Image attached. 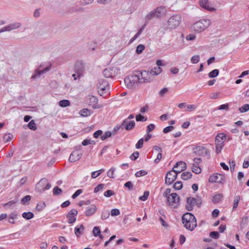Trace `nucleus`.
<instances>
[{
	"label": "nucleus",
	"instance_id": "obj_1",
	"mask_svg": "<svg viewBox=\"0 0 249 249\" xmlns=\"http://www.w3.org/2000/svg\"><path fill=\"white\" fill-rule=\"evenodd\" d=\"M187 168L186 163L183 161H178L174 165L172 171L167 172L165 178V183L171 184L177 178L178 175Z\"/></svg>",
	"mask_w": 249,
	"mask_h": 249
},
{
	"label": "nucleus",
	"instance_id": "obj_2",
	"mask_svg": "<svg viewBox=\"0 0 249 249\" xmlns=\"http://www.w3.org/2000/svg\"><path fill=\"white\" fill-rule=\"evenodd\" d=\"M182 223L188 230L192 231L196 227V220L195 216L190 213H186L182 217Z\"/></svg>",
	"mask_w": 249,
	"mask_h": 249
},
{
	"label": "nucleus",
	"instance_id": "obj_3",
	"mask_svg": "<svg viewBox=\"0 0 249 249\" xmlns=\"http://www.w3.org/2000/svg\"><path fill=\"white\" fill-rule=\"evenodd\" d=\"M210 21L208 19H202L196 22L192 25V29L197 33H200L205 30L210 25Z\"/></svg>",
	"mask_w": 249,
	"mask_h": 249
},
{
	"label": "nucleus",
	"instance_id": "obj_4",
	"mask_svg": "<svg viewBox=\"0 0 249 249\" xmlns=\"http://www.w3.org/2000/svg\"><path fill=\"white\" fill-rule=\"evenodd\" d=\"M140 78L136 74L127 76L124 80V83L128 89H134L139 83Z\"/></svg>",
	"mask_w": 249,
	"mask_h": 249
},
{
	"label": "nucleus",
	"instance_id": "obj_5",
	"mask_svg": "<svg viewBox=\"0 0 249 249\" xmlns=\"http://www.w3.org/2000/svg\"><path fill=\"white\" fill-rule=\"evenodd\" d=\"M181 19L180 17H171L163 25L165 28L166 29H175L181 22Z\"/></svg>",
	"mask_w": 249,
	"mask_h": 249
},
{
	"label": "nucleus",
	"instance_id": "obj_6",
	"mask_svg": "<svg viewBox=\"0 0 249 249\" xmlns=\"http://www.w3.org/2000/svg\"><path fill=\"white\" fill-rule=\"evenodd\" d=\"M187 204L186 209L188 211H191L193 210L195 206L200 207L201 205L202 201L200 198H196L193 197H188L186 200Z\"/></svg>",
	"mask_w": 249,
	"mask_h": 249
},
{
	"label": "nucleus",
	"instance_id": "obj_7",
	"mask_svg": "<svg viewBox=\"0 0 249 249\" xmlns=\"http://www.w3.org/2000/svg\"><path fill=\"white\" fill-rule=\"evenodd\" d=\"M136 74L140 78L139 83H149L152 80V76L150 71H137Z\"/></svg>",
	"mask_w": 249,
	"mask_h": 249
},
{
	"label": "nucleus",
	"instance_id": "obj_8",
	"mask_svg": "<svg viewBox=\"0 0 249 249\" xmlns=\"http://www.w3.org/2000/svg\"><path fill=\"white\" fill-rule=\"evenodd\" d=\"M98 92L101 96H103L104 94L109 91V87L108 82L104 80L101 79L99 81L98 84Z\"/></svg>",
	"mask_w": 249,
	"mask_h": 249
},
{
	"label": "nucleus",
	"instance_id": "obj_9",
	"mask_svg": "<svg viewBox=\"0 0 249 249\" xmlns=\"http://www.w3.org/2000/svg\"><path fill=\"white\" fill-rule=\"evenodd\" d=\"M81 146H78V148L74 150L70 155L69 160L71 162H74L79 160L82 155V152L80 150Z\"/></svg>",
	"mask_w": 249,
	"mask_h": 249
},
{
	"label": "nucleus",
	"instance_id": "obj_10",
	"mask_svg": "<svg viewBox=\"0 0 249 249\" xmlns=\"http://www.w3.org/2000/svg\"><path fill=\"white\" fill-rule=\"evenodd\" d=\"M167 202L169 205L176 208L179 202V197L178 196L177 193H172L167 198Z\"/></svg>",
	"mask_w": 249,
	"mask_h": 249
},
{
	"label": "nucleus",
	"instance_id": "obj_11",
	"mask_svg": "<svg viewBox=\"0 0 249 249\" xmlns=\"http://www.w3.org/2000/svg\"><path fill=\"white\" fill-rule=\"evenodd\" d=\"M225 176L223 174L215 173L211 175L209 181L211 183H218L223 184L224 182Z\"/></svg>",
	"mask_w": 249,
	"mask_h": 249
},
{
	"label": "nucleus",
	"instance_id": "obj_12",
	"mask_svg": "<svg viewBox=\"0 0 249 249\" xmlns=\"http://www.w3.org/2000/svg\"><path fill=\"white\" fill-rule=\"evenodd\" d=\"M193 153L196 155L203 156L207 155L210 157V151L205 147L198 146L193 148Z\"/></svg>",
	"mask_w": 249,
	"mask_h": 249
},
{
	"label": "nucleus",
	"instance_id": "obj_13",
	"mask_svg": "<svg viewBox=\"0 0 249 249\" xmlns=\"http://www.w3.org/2000/svg\"><path fill=\"white\" fill-rule=\"evenodd\" d=\"M167 14V9L165 6H159L149 13V16H162Z\"/></svg>",
	"mask_w": 249,
	"mask_h": 249
},
{
	"label": "nucleus",
	"instance_id": "obj_14",
	"mask_svg": "<svg viewBox=\"0 0 249 249\" xmlns=\"http://www.w3.org/2000/svg\"><path fill=\"white\" fill-rule=\"evenodd\" d=\"M78 212L76 209H72L71 210L67 215L68 218V223L72 224L76 221V216L77 215Z\"/></svg>",
	"mask_w": 249,
	"mask_h": 249
},
{
	"label": "nucleus",
	"instance_id": "obj_15",
	"mask_svg": "<svg viewBox=\"0 0 249 249\" xmlns=\"http://www.w3.org/2000/svg\"><path fill=\"white\" fill-rule=\"evenodd\" d=\"M199 3L200 7L208 11L215 10V8L210 3L209 0H200Z\"/></svg>",
	"mask_w": 249,
	"mask_h": 249
},
{
	"label": "nucleus",
	"instance_id": "obj_16",
	"mask_svg": "<svg viewBox=\"0 0 249 249\" xmlns=\"http://www.w3.org/2000/svg\"><path fill=\"white\" fill-rule=\"evenodd\" d=\"M51 67V65H50L49 67L45 68L42 71H39L38 70H35L34 73L31 76V79H35L36 78H39L41 74L45 73L48 71L50 70Z\"/></svg>",
	"mask_w": 249,
	"mask_h": 249
},
{
	"label": "nucleus",
	"instance_id": "obj_17",
	"mask_svg": "<svg viewBox=\"0 0 249 249\" xmlns=\"http://www.w3.org/2000/svg\"><path fill=\"white\" fill-rule=\"evenodd\" d=\"M76 73L73 74L72 76L73 77L74 80H76L77 77H80L82 75L83 71V66L82 64H76L75 67Z\"/></svg>",
	"mask_w": 249,
	"mask_h": 249
},
{
	"label": "nucleus",
	"instance_id": "obj_18",
	"mask_svg": "<svg viewBox=\"0 0 249 249\" xmlns=\"http://www.w3.org/2000/svg\"><path fill=\"white\" fill-rule=\"evenodd\" d=\"M135 125V123L134 121H131L128 122L127 119H125L123 123H122L121 126H124V128L126 130H130L133 129Z\"/></svg>",
	"mask_w": 249,
	"mask_h": 249
},
{
	"label": "nucleus",
	"instance_id": "obj_19",
	"mask_svg": "<svg viewBox=\"0 0 249 249\" xmlns=\"http://www.w3.org/2000/svg\"><path fill=\"white\" fill-rule=\"evenodd\" d=\"M103 73L105 77L106 78H110L115 75V71L113 68H108L105 69Z\"/></svg>",
	"mask_w": 249,
	"mask_h": 249
},
{
	"label": "nucleus",
	"instance_id": "obj_20",
	"mask_svg": "<svg viewBox=\"0 0 249 249\" xmlns=\"http://www.w3.org/2000/svg\"><path fill=\"white\" fill-rule=\"evenodd\" d=\"M97 209L96 207L94 205H91L86 210L85 213L87 216H89L93 215L96 212Z\"/></svg>",
	"mask_w": 249,
	"mask_h": 249
},
{
	"label": "nucleus",
	"instance_id": "obj_21",
	"mask_svg": "<svg viewBox=\"0 0 249 249\" xmlns=\"http://www.w3.org/2000/svg\"><path fill=\"white\" fill-rule=\"evenodd\" d=\"M21 26V24L19 22H15L11 23L7 26H6L7 31H10L12 30H15Z\"/></svg>",
	"mask_w": 249,
	"mask_h": 249
},
{
	"label": "nucleus",
	"instance_id": "obj_22",
	"mask_svg": "<svg viewBox=\"0 0 249 249\" xmlns=\"http://www.w3.org/2000/svg\"><path fill=\"white\" fill-rule=\"evenodd\" d=\"M226 139V136L223 133H219L215 138V143H223Z\"/></svg>",
	"mask_w": 249,
	"mask_h": 249
},
{
	"label": "nucleus",
	"instance_id": "obj_23",
	"mask_svg": "<svg viewBox=\"0 0 249 249\" xmlns=\"http://www.w3.org/2000/svg\"><path fill=\"white\" fill-rule=\"evenodd\" d=\"M92 113V111L87 108H83V109L81 110L79 113V114L82 116V117H88L90 116Z\"/></svg>",
	"mask_w": 249,
	"mask_h": 249
},
{
	"label": "nucleus",
	"instance_id": "obj_24",
	"mask_svg": "<svg viewBox=\"0 0 249 249\" xmlns=\"http://www.w3.org/2000/svg\"><path fill=\"white\" fill-rule=\"evenodd\" d=\"M84 227L83 225H81L79 227H76L74 229V232L77 237H79L84 231Z\"/></svg>",
	"mask_w": 249,
	"mask_h": 249
},
{
	"label": "nucleus",
	"instance_id": "obj_25",
	"mask_svg": "<svg viewBox=\"0 0 249 249\" xmlns=\"http://www.w3.org/2000/svg\"><path fill=\"white\" fill-rule=\"evenodd\" d=\"M161 69L160 67H155L150 71L152 76L157 75L161 72Z\"/></svg>",
	"mask_w": 249,
	"mask_h": 249
},
{
	"label": "nucleus",
	"instance_id": "obj_26",
	"mask_svg": "<svg viewBox=\"0 0 249 249\" xmlns=\"http://www.w3.org/2000/svg\"><path fill=\"white\" fill-rule=\"evenodd\" d=\"M192 177V174L189 171L182 173L181 178L183 180H187L191 178Z\"/></svg>",
	"mask_w": 249,
	"mask_h": 249
},
{
	"label": "nucleus",
	"instance_id": "obj_27",
	"mask_svg": "<svg viewBox=\"0 0 249 249\" xmlns=\"http://www.w3.org/2000/svg\"><path fill=\"white\" fill-rule=\"evenodd\" d=\"M192 171L196 174H199L201 172V169L199 166L196 165V164H192Z\"/></svg>",
	"mask_w": 249,
	"mask_h": 249
},
{
	"label": "nucleus",
	"instance_id": "obj_28",
	"mask_svg": "<svg viewBox=\"0 0 249 249\" xmlns=\"http://www.w3.org/2000/svg\"><path fill=\"white\" fill-rule=\"evenodd\" d=\"M240 200V196L239 195H237L234 196L233 204L232 210H234L237 208L238 205V203Z\"/></svg>",
	"mask_w": 249,
	"mask_h": 249
},
{
	"label": "nucleus",
	"instance_id": "obj_29",
	"mask_svg": "<svg viewBox=\"0 0 249 249\" xmlns=\"http://www.w3.org/2000/svg\"><path fill=\"white\" fill-rule=\"evenodd\" d=\"M22 216L25 219L29 220L34 217V214L32 212H28V213L25 212L22 213Z\"/></svg>",
	"mask_w": 249,
	"mask_h": 249
},
{
	"label": "nucleus",
	"instance_id": "obj_30",
	"mask_svg": "<svg viewBox=\"0 0 249 249\" xmlns=\"http://www.w3.org/2000/svg\"><path fill=\"white\" fill-rule=\"evenodd\" d=\"M223 196L222 194H217L215 195L213 198V203H216L219 202L222 198Z\"/></svg>",
	"mask_w": 249,
	"mask_h": 249
},
{
	"label": "nucleus",
	"instance_id": "obj_31",
	"mask_svg": "<svg viewBox=\"0 0 249 249\" xmlns=\"http://www.w3.org/2000/svg\"><path fill=\"white\" fill-rule=\"evenodd\" d=\"M58 104L61 107H65L70 105V102L68 100H62L60 101Z\"/></svg>",
	"mask_w": 249,
	"mask_h": 249
},
{
	"label": "nucleus",
	"instance_id": "obj_32",
	"mask_svg": "<svg viewBox=\"0 0 249 249\" xmlns=\"http://www.w3.org/2000/svg\"><path fill=\"white\" fill-rule=\"evenodd\" d=\"M95 141L90 139H85L82 142V144L84 146H86L89 144L94 145Z\"/></svg>",
	"mask_w": 249,
	"mask_h": 249
},
{
	"label": "nucleus",
	"instance_id": "obj_33",
	"mask_svg": "<svg viewBox=\"0 0 249 249\" xmlns=\"http://www.w3.org/2000/svg\"><path fill=\"white\" fill-rule=\"evenodd\" d=\"M89 104L90 105L92 104H96L98 103V99L97 97L90 95L89 96Z\"/></svg>",
	"mask_w": 249,
	"mask_h": 249
},
{
	"label": "nucleus",
	"instance_id": "obj_34",
	"mask_svg": "<svg viewBox=\"0 0 249 249\" xmlns=\"http://www.w3.org/2000/svg\"><path fill=\"white\" fill-rule=\"evenodd\" d=\"M219 74V71L217 69H215L210 72L208 74V76L210 78H214L218 76Z\"/></svg>",
	"mask_w": 249,
	"mask_h": 249
},
{
	"label": "nucleus",
	"instance_id": "obj_35",
	"mask_svg": "<svg viewBox=\"0 0 249 249\" xmlns=\"http://www.w3.org/2000/svg\"><path fill=\"white\" fill-rule=\"evenodd\" d=\"M17 217V214L15 213H12L9 216V222L11 224L15 223V219Z\"/></svg>",
	"mask_w": 249,
	"mask_h": 249
},
{
	"label": "nucleus",
	"instance_id": "obj_36",
	"mask_svg": "<svg viewBox=\"0 0 249 249\" xmlns=\"http://www.w3.org/2000/svg\"><path fill=\"white\" fill-rule=\"evenodd\" d=\"M28 127L33 130H36L37 128L34 120H31L28 124Z\"/></svg>",
	"mask_w": 249,
	"mask_h": 249
},
{
	"label": "nucleus",
	"instance_id": "obj_37",
	"mask_svg": "<svg viewBox=\"0 0 249 249\" xmlns=\"http://www.w3.org/2000/svg\"><path fill=\"white\" fill-rule=\"evenodd\" d=\"M53 192L54 195L58 196L60 195L62 193V190L58 187L55 186L53 189Z\"/></svg>",
	"mask_w": 249,
	"mask_h": 249
},
{
	"label": "nucleus",
	"instance_id": "obj_38",
	"mask_svg": "<svg viewBox=\"0 0 249 249\" xmlns=\"http://www.w3.org/2000/svg\"><path fill=\"white\" fill-rule=\"evenodd\" d=\"M110 214V213L108 210H104L102 212L101 214V218L103 220L107 219Z\"/></svg>",
	"mask_w": 249,
	"mask_h": 249
},
{
	"label": "nucleus",
	"instance_id": "obj_39",
	"mask_svg": "<svg viewBox=\"0 0 249 249\" xmlns=\"http://www.w3.org/2000/svg\"><path fill=\"white\" fill-rule=\"evenodd\" d=\"M144 49L145 46L143 45L140 44L137 47L136 52L137 54H140L144 50Z\"/></svg>",
	"mask_w": 249,
	"mask_h": 249
},
{
	"label": "nucleus",
	"instance_id": "obj_40",
	"mask_svg": "<svg viewBox=\"0 0 249 249\" xmlns=\"http://www.w3.org/2000/svg\"><path fill=\"white\" fill-rule=\"evenodd\" d=\"M239 110L241 113L248 111V110H249V105L245 104L243 105L242 107L239 108Z\"/></svg>",
	"mask_w": 249,
	"mask_h": 249
},
{
	"label": "nucleus",
	"instance_id": "obj_41",
	"mask_svg": "<svg viewBox=\"0 0 249 249\" xmlns=\"http://www.w3.org/2000/svg\"><path fill=\"white\" fill-rule=\"evenodd\" d=\"M112 133H111V132L110 131H107L105 132V133L104 134H103V135L101 136V140L102 141H104L106 139H107V138L110 137L112 135Z\"/></svg>",
	"mask_w": 249,
	"mask_h": 249
},
{
	"label": "nucleus",
	"instance_id": "obj_42",
	"mask_svg": "<svg viewBox=\"0 0 249 249\" xmlns=\"http://www.w3.org/2000/svg\"><path fill=\"white\" fill-rule=\"evenodd\" d=\"M136 120L137 121L145 122L147 120V118L141 114H139L136 115Z\"/></svg>",
	"mask_w": 249,
	"mask_h": 249
},
{
	"label": "nucleus",
	"instance_id": "obj_43",
	"mask_svg": "<svg viewBox=\"0 0 249 249\" xmlns=\"http://www.w3.org/2000/svg\"><path fill=\"white\" fill-rule=\"evenodd\" d=\"M147 172L145 170H142L141 171H138L135 173V176L136 177H140L143 176L147 174Z\"/></svg>",
	"mask_w": 249,
	"mask_h": 249
},
{
	"label": "nucleus",
	"instance_id": "obj_44",
	"mask_svg": "<svg viewBox=\"0 0 249 249\" xmlns=\"http://www.w3.org/2000/svg\"><path fill=\"white\" fill-rule=\"evenodd\" d=\"M149 192L148 191H145L143 193V196H140L139 199L142 201H145L149 196Z\"/></svg>",
	"mask_w": 249,
	"mask_h": 249
},
{
	"label": "nucleus",
	"instance_id": "obj_45",
	"mask_svg": "<svg viewBox=\"0 0 249 249\" xmlns=\"http://www.w3.org/2000/svg\"><path fill=\"white\" fill-rule=\"evenodd\" d=\"M174 188L176 190H180L182 188V183L181 181H177L174 184Z\"/></svg>",
	"mask_w": 249,
	"mask_h": 249
},
{
	"label": "nucleus",
	"instance_id": "obj_46",
	"mask_svg": "<svg viewBox=\"0 0 249 249\" xmlns=\"http://www.w3.org/2000/svg\"><path fill=\"white\" fill-rule=\"evenodd\" d=\"M199 59H200L199 55H196L193 56L191 58V61L192 63L196 64L199 62Z\"/></svg>",
	"mask_w": 249,
	"mask_h": 249
},
{
	"label": "nucleus",
	"instance_id": "obj_47",
	"mask_svg": "<svg viewBox=\"0 0 249 249\" xmlns=\"http://www.w3.org/2000/svg\"><path fill=\"white\" fill-rule=\"evenodd\" d=\"M210 236L213 239H218L219 237V234L218 231H212L210 233Z\"/></svg>",
	"mask_w": 249,
	"mask_h": 249
},
{
	"label": "nucleus",
	"instance_id": "obj_48",
	"mask_svg": "<svg viewBox=\"0 0 249 249\" xmlns=\"http://www.w3.org/2000/svg\"><path fill=\"white\" fill-rule=\"evenodd\" d=\"M216 143V152L218 154L219 153L222 149L223 148V143Z\"/></svg>",
	"mask_w": 249,
	"mask_h": 249
},
{
	"label": "nucleus",
	"instance_id": "obj_49",
	"mask_svg": "<svg viewBox=\"0 0 249 249\" xmlns=\"http://www.w3.org/2000/svg\"><path fill=\"white\" fill-rule=\"evenodd\" d=\"M12 138H13V135L10 133L5 135L3 137L4 140L6 142L10 141L11 140V139H12Z\"/></svg>",
	"mask_w": 249,
	"mask_h": 249
},
{
	"label": "nucleus",
	"instance_id": "obj_50",
	"mask_svg": "<svg viewBox=\"0 0 249 249\" xmlns=\"http://www.w3.org/2000/svg\"><path fill=\"white\" fill-rule=\"evenodd\" d=\"M101 233L100 230L98 227H94L93 229V234L95 236H98Z\"/></svg>",
	"mask_w": 249,
	"mask_h": 249
},
{
	"label": "nucleus",
	"instance_id": "obj_51",
	"mask_svg": "<svg viewBox=\"0 0 249 249\" xmlns=\"http://www.w3.org/2000/svg\"><path fill=\"white\" fill-rule=\"evenodd\" d=\"M143 139L142 138L140 139L136 143L135 146L137 149L142 148L143 146Z\"/></svg>",
	"mask_w": 249,
	"mask_h": 249
},
{
	"label": "nucleus",
	"instance_id": "obj_52",
	"mask_svg": "<svg viewBox=\"0 0 249 249\" xmlns=\"http://www.w3.org/2000/svg\"><path fill=\"white\" fill-rule=\"evenodd\" d=\"M31 199V196L29 195L26 196L21 199V203L23 204H26Z\"/></svg>",
	"mask_w": 249,
	"mask_h": 249
},
{
	"label": "nucleus",
	"instance_id": "obj_53",
	"mask_svg": "<svg viewBox=\"0 0 249 249\" xmlns=\"http://www.w3.org/2000/svg\"><path fill=\"white\" fill-rule=\"evenodd\" d=\"M196 108V106L195 105H189L187 106L186 111H192L195 110Z\"/></svg>",
	"mask_w": 249,
	"mask_h": 249
},
{
	"label": "nucleus",
	"instance_id": "obj_54",
	"mask_svg": "<svg viewBox=\"0 0 249 249\" xmlns=\"http://www.w3.org/2000/svg\"><path fill=\"white\" fill-rule=\"evenodd\" d=\"M115 168H111L108 172L107 175L108 177L110 178H114V172L115 171Z\"/></svg>",
	"mask_w": 249,
	"mask_h": 249
},
{
	"label": "nucleus",
	"instance_id": "obj_55",
	"mask_svg": "<svg viewBox=\"0 0 249 249\" xmlns=\"http://www.w3.org/2000/svg\"><path fill=\"white\" fill-rule=\"evenodd\" d=\"M120 213L118 209H113L111 211V215L112 216L118 215Z\"/></svg>",
	"mask_w": 249,
	"mask_h": 249
},
{
	"label": "nucleus",
	"instance_id": "obj_56",
	"mask_svg": "<svg viewBox=\"0 0 249 249\" xmlns=\"http://www.w3.org/2000/svg\"><path fill=\"white\" fill-rule=\"evenodd\" d=\"M83 192V190L82 189H79L77 190L72 196V198L73 199L76 198L78 196H79Z\"/></svg>",
	"mask_w": 249,
	"mask_h": 249
},
{
	"label": "nucleus",
	"instance_id": "obj_57",
	"mask_svg": "<svg viewBox=\"0 0 249 249\" xmlns=\"http://www.w3.org/2000/svg\"><path fill=\"white\" fill-rule=\"evenodd\" d=\"M105 185L103 184H100L98 185H97L94 189V193H97L99 191L103 189Z\"/></svg>",
	"mask_w": 249,
	"mask_h": 249
},
{
	"label": "nucleus",
	"instance_id": "obj_58",
	"mask_svg": "<svg viewBox=\"0 0 249 249\" xmlns=\"http://www.w3.org/2000/svg\"><path fill=\"white\" fill-rule=\"evenodd\" d=\"M139 153L138 152H135L130 157L132 160H135L137 159L139 157Z\"/></svg>",
	"mask_w": 249,
	"mask_h": 249
},
{
	"label": "nucleus",
	"instance_id": "obj_59",
	"mask_svg": "<svg viewBox=\"0 0 249 249\" xmlns=\"http://www.w3.org/2000/svg\"><path fill=\"white\" fill-rule=\"evenodd\" d=\"M174 128V127L173 126H168L163 129V132L164 133H168L171 131H172Z\"/></svg>",
	"mask_w": 249,
	"mask_h": 249
},
{
	"label": "nucleus",
	"instance_id": "obj_60",
	"mask_svg": "<svg viewBox=\"0 0 249 249\" xmlns=\"http://www.w3.org/2000/svg\"><path fill=\"white\" fill-rule=\"evenodd\" d=\"M155 128V125L153 124H151L148 125L147 127L146 132L149 133L151 131H153Z\"/></svg>",
	"mask_w": 249,
	"mask_h": 249
},
{
	"label": "nucleus",
	"instance_id": "obj_61",
	"mask_svg": "<svg viewBox=\"0 0 249 249\" xmlns=\"http://www.w3.org/2000/svg\"><path fill=\"white\" fill-rule=\"evenodd\" d=\"M114 194V192L111 190H107L104 193V196L107 197H109Z\"/></svg>",
	"mask_w": 249,
	"mask_h": 249
},
{
	"label": "nucleus",
	"instance_id": "obj_62",
	"mask_svg": "<svg viewBox=\"0 0 249 249\" xmlns=\"http://www.w3.org/2000/svg\"><path fill=\"white\" fill-rule=\"evenodd\" d=\"M124 186L128 188L129 190H131L133 189V184L131 181H127L124 184Z\"/></svg>",
	"mask_w": 249,
	"mask_h": 249
},
{
	"label": "nucleus",
	"instance_id": "obj_63",
	"mask_svg": "<svg viewBox=\"0 0 249 249\" xmlns=\"http://www.w3.org/2000/svg\"><path fill=\"white\" fill-rule=\"evenodd\" d=\"M171 193L170 189H166L165 191L164 192L163 194V196L165 197H167V198L170 196V194Z\"/></svg>",
	"mask_w": 249,
	"mask_h": 249
},
{
	"label": "nucleus",
	"instance_id": "obj_64",
	"mask_svg": "<svg viewBox=\"0 0 249 249\" xmlns=\"http://www.w3.org/2000/svg\"><path fill=\"white\" fill-rule=\"evenodd\" d=\"M103 133V132L102 130H98L96 131L93 134V136L95 138H98L99 136H101Z\"/></svg>",
	"mask_w": 249,
	"mask_h": 249
}]
</instances>
